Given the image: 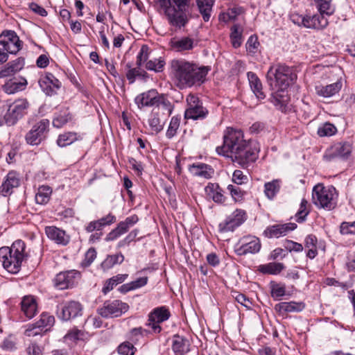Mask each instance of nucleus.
Returning a JSON list of instances; mask_svg holds the SVG:
<instances>
[{"label":"nucleus","mask_w":355,"mask_h":355,"mask_svg":"<svg viewBox=\"0 0 355 355\" xmlns=\"http://www.w3.org/2000/svg\"><path fill=\"white\" fill-rule=\"evenodd\" d=\"M209 70V67H199L184 59H173L168 66L169 76L180 89L200 85L205 81Z\"/></svg>","instance_id":"f257e3e1"},{"label":"nucleus","mask_w":355,"mask_h":355,"mask_svg":"<svg viewBox=\"0 0 355 355\" xmlns=\"http://www.w3.org/2000/svg\"><path fill=\"white\" fill-rule=\"evenodd\" d=\"M163 10L170 26L184 28L189 21L188 13L191 0H155Z\"/></svg>","instance_id":"f03ea898"},{"label":"nucleus","mask_w":355,"mask_h":355,"mask_svg":"<svg viewBox=\"0 0 355 355\" xmlns=\"http://www.w3.org/2000/svg\"><path fill=\"white\" fill-rule=\"evenodd\" d=\"M25 250L26 244L21 240L15 241L10 247L0 248V261L8 272L17 274L20 270L22 262L27 257Z\"/></svg>","instance_id":"7ed1b4c3"},{"label":"nucleus","mask_w":355,"mask_h":355,"mask_svg":"<svg viewBox=\"0 0 355 355\" xmlns=\"http://www.w3.org/2000/svg\"><path fill=\"white\" fill-rule=\"evenodd\" d=\"M135 103L138 108L144 107H155L154 109L162 110V115L168 116L172 114L173 105L164 94H159L156 89H150L143 92L135 98Z\"/></svg>","instance_id":"20e7f679"},{"label":"nucleus","mask_w":355,"mask_h":355,"mask_svg":"<svg viewBox=\"0 0 355 355\" xmlns=\"http://www.w3.org/2000/svg\"><path fill=\"white\" fill-rule=\"evenodd\" d=\"M267 83L272 89L278 87L284 91L296 79V74L289 67L278 64L271 66L266 74Z\"/></svg>","instance_id":"39448f33"},{"label":"nucleus","mask_w":355,"mask_h":355,"mask_svg":"<svg viewBox=\"0 0 355 355\" xmlns=\"http://www.w3.org/2000/svg\"><path fill=\"white\" fill-rule=\"evenodd\" d=\"M247 141L242 130L227 128L223 136V144L216 148V152L218 155L232 157Z\"/></svg>","instance_id":"423d86ee"},{"label":"nucleus","mask_w":355,"mask_h":355,"mask_svg":"<svg viewBox=\"0 0 355 355\" xmlns=\"http://www.w3.org/2000/svg\"><path fill=\"white\" fill-rule=\"evenodd\" d=\"M336 196V189L333 186L325 187L318 184L313 187L312 200L316 207L331 210L336 207L334 199Z\"/></svg>","instance_id":"0eeeda50"},{"label":"nucleus","mask_w":355,"mask_h":355,"mask_svg":"<svg viewBox=\"0 0 355 355\" xmlns=\"http://www.w3.org/2000/svg\"><path fill=\"white\" fill-rule=\"evenodd\" d=\"M260 151V145L258 141L248 139L246 144L239 149L231 158L243 168L248 166L250 163L254 162Z\"/></svg>","instance_id":"6e6552de"},{"label":"nucleus","mask_w":355,"mask_h":355,"mask_svg":"<svg viewBox=\"0 0 355 355\" xmlns=\"http://www.w3.org/2000/svg\"><path fill=\"white\" fill-rule=\"evenodd\" d=\"M187 108L184 112L186 119L202 120L209 114L208 110L202 105L199 98L193 94H189L187 97Z\"/></svg>","instance_id":"1a4fd4ad"},{"label":"nucleus","mask_w":355,"mask_h":355,"mask_svg":"<svg viewBox=\"0 0 355 355\" xmlns=\"http://www.w3.org/2000/svg\"><path fill=\"white\" fill-rule=\"evenodd\" d=\"M49 127V121L48 119H42L36 123L25 136L26 143L31 146L39 145L46 139Z\"/></svg>","instance_id":"9d476101"},{"label":"nucleus","mask_w":355,"mask_h":355,"mask_svg":"<svg viewBox=\"0 0 355 355\" xmlns=\"http://www.w3.org/2000/svg\"><path fill=\"white\" fill-rule=\"evenodd\" d=\"M29 103L26 99H18L10 104L4 115L5 123L8 125H15L17 121L27 113Z\"/></svg>","instance_id":"9b49d317"},{"label":"nucleus","mask_w":355,"mask_h":355,"mask_svg":"<svg viewBox=\"0 0 355 355\" xmlns=\"http://www.w3.org/2000/svg\"><path fill=\"white\" fill-rule=\"evenodd\" d=\"M170 316L171 313L166 306L156 307L148 313L146 325L151 329L153 333L159 334L162 330L160 324L168 320Z\"/></svg>","instance_id":"f8f14e48"},{"label":"nucleus","mask_w":355,"mask_h":355,"mask_svg":"<svg viewBox=\"0 0 355 355\" xmlns=\"http://www.w3.org/2000/svg\"><path fill=\"white\" fill-rule=\"evenodd\" d=\"M83 306L76 301L62 302L57 306L56 314L63 321L74 319L82 315Z\"/></svg>","instance_id":"ddd939ff"},{"label":"nucleus","mask_w":355,"mask_h":355,"mask_svg":"<svg viewBox=\"0 0 355 355\" xmlns=\"http://www.w3.org/2000/svg\"><path fill=\"white\" fill-rule=\"evenodd\" d=\"M129 306L121 300L106 301L102 307L98 309V313L103 318L119 317L128 311Z\"/></svg>","instance_id":"4468645a"},{"label":"nucleus","mask_w":355,"mask_h":355,"mask_svg":"<svg viewBox=\"0 0 355 355\" xmlns=\"http://www.w3.org/2000/svg\"><path fill=\"white\" fill-rule=\"evenodd\" d=\"M260 249L259 239L252 236L243 237L234 247V251L239 256H243L249 253L255 254L259 252Z\"/></svg>","instance_id":"2eb2a0df"},{"label":"nucleus","mask_w":355,"mask_h":355,"mask_svg":"<svg viewBox=\"0 0 355 355\" xmlns=\"http://www.w3.org/2000/svg\"><path fill=\"white\" fill-rule=\"evenodd\" d=\"M0 45L10 54H16L22 46V42L14 31H5L0 34Z\"/></svg>","instance_id":"dca6fc26"},{"label":"nucleus","mask_w":355,"mask_h":355,"mask_svg":"<svg viewBox=\"0 0 355 355\" xmlns=\"http://www.w3.org/2000/svg\"><path fill=\"white\" fill-rule=\"evenodd\" d=\"M245 211L236 209L233 214L218 225L220 232H232L245 220Z\"/></svg>","instance_id":"f3484780"},{"label":"nucleus","mask_w":355,"mask_h":355,"mask_svg":"<svg viewBox=\"0 0 355 355\" xmlns=\"http://www.w3.org/2000/svg\"><path fill=\"white\" fill-rule=\"evenodd\" d=\"M139 221V218L134 214L127 217L124 220L118 223L117 226L109 232L105 238L106 241H112L128 232Z\"/></svg>","instance_id":"a211bd4d"},{"label":"nucleus","mask_w":355,"mask_h":355,"mask_svg":"<svg viewBox=\"0 0 355 355\" xmlns=\"http://www.w3.org/2000/svg\"><path fill=\"white\" fill-rule=\"evenodd\" d=\"M80 274L76 270H68L58 273L55 279V286L60 290L73 286L80 278Z\"/></svg>","instance_id":"6ab92c4d"},{"label":"nucleus","mask_w":355,"mask_h":355,"mask_svg":"<svg viewBox=\"0 0 355 355\" xmlns=\"http://www.w3.org/2000/svg\"><path fill=\"white\" fill-rule=\"evenodd\" d=\"M39 85L42 90L47 95L52 96L56 93V90L60 87V82L51 73L46 72L41 76L39 79Z\"/></svg>","instance_id":"aec40b11"},{"label":"nucleus","mask_w":355,"mask_h":355,"mask_svg":"<svg viewBox=\"0 0 355 355\" xmlns=\"http://www.w3.org/2000/svg\"><path fill=\"white\" fill-rule=\"evenodd\" d=\"M55 322V318L53 315H50L48 313H43L40 315V319L33 324V328L28 329L26 331V334L28 336H34L43 331V329H46L45 331L50 329Z\"/></svg>","instance_id":"412c9836"},{"label":"nucleus","mask_w":355,"mask_h":355,"mask_svg":"<svg viewBox=\"0 0 355 355\" xmlns=\"http://www.w3.org/2000/svg\"><path fill=\"white\" fill-rule=\"evenodd\" d=\"M297 227V225L293 223L286 224H276L268 227L263 232V234L268 238L284 236L288 232L294 230Z\"/></svg>","instance_id":"4be33fe9"},{"label":"nucleus","mask_w":355,"mask_h":355,"mask_svg":"<svg viewBox=\"0 0 355 355\" xmlns=\"http://www.w3.org/2000/svg\"><path fill=\"white\" fill-rule=\"evenodd\" d=\"M45 233L49 239L58 245H67L70 241V237L65 231L55 226L46 227Z\"/></svg>","instance_id":"5701e85b"},{"label":"nucleus","mask_w":355,"mask_h":355,"mask_svg":"<svg viewBox=\"0 0 355 355\" xmlns=\"http://www.w3.org/2000/svg\"><path fill=\"white\" fill-rule=\"evenodd\" d=\"M169 45L173 51L182 53L192 50L195 46V40L190 37H173L169 42Z\"/></svg>","instance_id":"b1692460"},{"label":"nucleus","mask_w":355,"mask_h":355,"mask_svg":"<svg viewBox=\"0 0 355 355\" xmlns=\"http://www.w3.org/2000/svg\"><path fill=\"white\" fill-rule=\"evenodd\" d=\"M189 340L179 334H175L173 336L171 349L175 355H184L190 352Z\"/></svg>","instance_id":"393cba45"},{"label":"nucleus","mask_w":355,"mask_h":355,"mask_svg":"<svg viewBox=\"0 0 355 355\" xmlns=\"http://www.w3.org/2000/svg\"><path fill=\"white\" fill-rule=\"evenodd\" d=\"M328 24L327 19L321 14H315L312 16L305 15V28L318 30L323 29L327 26Z\"/></svg>","instance_id":"a878e982"},{"label":"nucleus","mask_w":355,"mask_h":355,"mask_svg":"<svg viewBox=\"0 0 355 355\" xmlns=\"http://www.w3.org/2000/svg\"><path fill=\"white\" fill-rule=\"evenodd\" d=\"M343 86L341 81H337L334 83L327 85H317L315 87V93L321 97L329 98L337 93L341 89Z\"/></svg>","instance_id":"bb28decb"},{"label":"nucleus","mask_w":355,"mask_h":355,"mask_svg":"<svg viewBox=\"0 0 355 355\" xmlns=\"http://www.w3.org/2000/svg\"><path fill=\"white\" fill-rule=\"evenodd\" d=\"M189 170L193 175L205 179H210L214 173V170L210 165L204 163L193 164L189 166Z\"/></svg>","instance_id":"cd10ccee"},{"label":"nucleus","mask_w":355,"mask_h":355,"mask_svg":"<svg viewBox=\"0 0 355 355\" xmlns=\"http://www.w3.org/2000/svg\"><path fill=\"white\" fill-rule=\"evenodd\" d=\"M305 308L303 302H297L294 301L283 302L277 304L275 306V310L279 314H284L286 313L300 312Z\"/></svg>","instance_id":"c85d7f7f"},{"label":"nucleus","mask_w":355,"mask_h":355,"mask_svg":"<svg viewBox=\"0 0 355 355\" xmlns=\"http://www.w3.org/2000/svg\"><path fill=\"white\" fill-rule=\"evenodd\" d=\"M27 81L25 78H13L8 81L2 86L3 90L8 94H12L19 91H22L26 88Z\"/></svg>","instance_id":"c756f323"},{"label":"nucleus","mask_w":355,"mask_h":355,"mask_svg":"<svg viewBox=\"0 0 355 355\" xmlns=\"http://www.w3.org/2000/svg\"><path fill=\"white\" fill-rule=\"evenodd\" d=\"M249 84L251 90L259 100H263L266 98V94L263 91V85L261 80L254 72L249 71L247 73Z\"/></svg>","instance_id":"7c9ffc66"},{"label":"nucleus","mask_w":355,"mask_h":355,"mask_svg":"<svg viewBox=\"0 0 355 355\" xmlns=\"http://www.w3.org/2000/svg\"><path fill=\"white\" fill-rule=\"evenodd\" d=\"M21 309L26 317L31 319L37 311V304L33 296H25L21 302Z\"/></svg>","instance_id":"2f4dec72"},{"label":"nucleus","mask_w":355,"mask_h":355,"mask_svg":"<svg viewBox=\"0 0 355 355\" xmlns=\"http://www.w3.org/2000/svg\"><path fill=\"white\" fill-rule=\"evenodd\" d=\"M83 136V135L75 132H66L58 136L56 143L60 147H66L76 141L82 140Z\"/></svg>","instance_id":"473e14b6"},{"label":"nucleus","mask_w":355,"mask_h":355,"mask_svg":"<svg viewBox=\"0 0 355 355\" xmlns=\"http://www.w3.org/2000/svg\"><path fill=\"white\" fill-rule=\"evenodd\" d=\"M73 115L68 108L63 107L55 114L53 119V125L54 127L60 128L72 121Z\"/></svg>","instance_id":"72a5a7b5"},{"label":"nucleus","mask_w":355,"mask_h":355,"mask_svg":"<svg viewBox=\"0 0 355 355\" xmlns=\"http://www.w3.org/2000/svg\"><path fill=\"white\" fill-rule=\"evenodd\" d=\"M206 194L217 203H223L225 202V197L223 194L222 189L218 184L209 183L205 189Z\"/></svg>","instance_id":"f704fd0d"},{"label":"nucleus","mask_w":355,"mask_h":355,"mask_svg":"<svg viewBox=\"0 0 355 355\" xmlns=\"http://www.w3.org/2000/svg\"><path fill=\"white\" fill-rule=\"evenodd\" d=\"M85 335L83 331L73 327L63 337V342L69 346H73L76 345L78 340H83Z\"/></svg>","instance_id":"c9c22d12"},{"label":"nucleus","mask_w":355,"mask_h":355,"mask_svg":"<svg viewBox=\"0 0 355 355\" xmlns=\"http://www.w3.org/2000/svg\"><path fill=\"white\" fill-rule=\"evenodd\" d=\"M124 261V256L121 252L116 254L107 255L105 260L101 263V268L104 270H108L115 265H119Z\"/></svg>","instance_id":"e433bc0d"},{"label":"nucleus","mask_w":355,"mask_h":355,"mask_svg":"<svg viewBox=\"0 0 355 355\" xmlns=\"http://www.w3.org/2000/svg\"><path fill=\"white\" fill-rule=\"evenodd\" d=\"M196 2L204 21H208L211 17L214 0H196Z\"/></svg>","instance_id":"4c0bfd02"},{"label":"nucleus","mask_w":355,"mask_h":355,"mask_svg":"<svg viewBox=\"0 0 355 355\" xmlns=\"http://www.w3.org/2000/svg\"><path fill=\"white\" fill-rule=\"evenodd\" d=\"M128 277L127 274H119L106 280L102 289L104 294L112 291L114 286L123 282Z\"/></svg>","instance_id":"58836bf2"},{"label":"nucleus","mask_w":355,"mask_h":355,"mask_svg":"<svg viewBox=\"0 0 355 355\" xmlns=\"http://www.w3.org/2000/svg\"><path fill=\"white\" fill-rule=\"evenodd\" d=\"M52 189L49 186L42 185L37 189L35 195V201L40 205H46L50 200Z\"/></svg>","instance_id":"ea45409f"},{"label":"nucleus","mask_w":355,"mask_h":355,"mask_svg":"<svg viewBox=\"0 0 355 355\" xmlns=\"http://www.w3.org/2000/svg\"><path fill=\"white\" fill-rule=\"evenodd\" d=\"M284 268V265L282 263L270 262L259 266V270L263 274L277 275L279 274Z\"/></svg>","instance_id":"a19ab883"},{"label":"nucleus","mask_w":355,"mask_h":355,"mask_svg":"<svg viewBox=\"0 0 355 355\" xmlns=\"http://www.w3.org/2000/svg\"><path fill=\"white\" fill-rule=\"evenodd\" d=\"M148 124L151 130L156 134L163 130L164 124L161 121L159 110L156 111L155 109H153L148 119Z\"/></svg>","instance_id":"79ce46f5"},{"label":"nucleus","mask_w":355,"mask_h":355,"mask_svg":"<svg viewBox=\"0 0 355 355\" xmlns=\"http://www.w3.org/2000/svg\"><path fill=\"white\" fill-rule=\"evenodd\" d=\"M280 180H273L271 182H266L264 184V193L266 196L272 200L280 190Z\"/></svg>","instance_id":"37998d69"},{"label":"nucleus","mask_w":355,"mask_h":355,"mask_svg":"<svg viewBox=\"0 0 355 355\" xmlns=\"http://www.w3.org/2000/svg\"><path fill=\"white\" fill-rule=\"evenodd\" d=\"M242 31L241 27L238 24H234L231 28L230 38L234 48H239L242 44Z\"/></svg>","instance_id":"c03bdc74"},{"label":"nucleus","mask_w":355,"mask_h":355,"mask_svg":"<svg viewBox=\"0 0 355 355\" xmlns=\"http://www.w3.org/2000/svg\"><path fill=\"white\" fill-rule=\"evenodd\" d=\"M166 64L165 60L162 57L159 58H155L150 60L146 63V69L149 71H153L155 72H162L164 70Z\"/></svg>","instance_id":"a18cd8bd"},{"label":"nucleus","mask_w":355,"mask_h":355,"mask_svg":"<svg viewBox=\"0 0 355 355\" xmlns=\"http://www.w3.org/2000/svg\"><path fill=\"white\" fill-rule=\"evenodd\" d=\"M181 117L180 116H174L171 118L166 136L168 139L173 138L177 133L180 124Z\"/></svg>","instance_id":"49530a36"},{"label":"nucleus","mask_w":355,"mask_h":355,"mask_svg":"<svg viewBox=\"0 0 355 355\" xmlns=\"http://www.w3.org/2000/svg\"><path fill=\"white\" fill-rule=\"evenodd\" d=\"M308 202L303 198L300 205V208L295 214V220L297 223H303L305 221L306 216L309 214V210L307 208Z\"/></svg>","instance_id":"de8ad7c7"},{"label":"nucleus","mask_w":355,"mask_h":355,"mask_svg":"<svg viewBox=\"0 0 355 355\" xmlns=\"http://www.w3.org/2000/svg\"><path fill=\"white\" fill-rule=\"evenodd\" d=\"M270 101L277 110H279L282 112H286V99H285V97L283 95L279 93H275L272 94Z\"/></svg>","instance_id":"09e8293b"},{"label":"nucleus","mask_w":355,"mask_h":355,"mask_svg":"<svg viewBox=\"0 0 355 355\" xmlns=\"http://www.w3.org/2000/svg\"><path fill=\"white\" fill-rule=\"evenodd\" d=\"M270 288L271 295L274 299L278 300L286 294V286L284 284L272 282L270 283Z\"/></svg>","instance_id":"8fccbe9b"},{"label":"nucleus","mask_w":355,"mask_h":355,"mask_svg":"<svg viewBox=\"0 0 355 355\" xmlns=\"http://www.w3.org/2000/svg\"><path fill=\"white\" fill-rule=\"evenodd\" d=\"M259 45L257 36L254 35H251L245 44L246 51L248 53L253 55L258 51Z\"/></svg>","instance_id":"3c124183"},{"label":"nucleus","mask_w":355,"mask_h":355,"mask_svg":"<svg viewBox=\"0 0 355 355\" xmlns=\"http://www.w3.org/2000/svg\"><path fill=\"white\" fill-rule=\"evenodd\" d=\"M352 149L350 144L347 142L340 143L336 146V154L338 157L346 158L351 154Z\"/></svg>","instance_id":"603ef678"},{"label":"nucleus","mask_w":355,"mask_h":355,"mask_svg":"<svg viewBox=\"0 0 355 355\" xmlns=\"http://www.w3.org/2000/svg\"><path fill=\"white\" fill-rule=\"evenodd\" d=\"M336 128L330 123H325L318 129V135L320 137H328L336 132Z\"/></svg>","instance_id":"864d4df0"},{"label":"nucleus","mask_w":355,"mask_h":355,"mask_svg":"<svg viewBox=\"0 0 355 355\" xmlns=\"http://www.w3.org/2000/svg\"><path fill=\"white\" fill-rule=\"evenodd\" d=\"M227 189L235 202H240L243 200L245 192L239 186L229 184Z\"/></svg>","instance_id":"5fc2aeb1"},{"label":"nucleus","mask_w":355,"mask_h":355,"mask_svg":"<svg viewBox=\"0 0 355 355\" xmlns=\"http://www.w3.org/2000/svg\"><path fill=\"white\" fill-rule=\"evenodd\" d=\"M331 0H323L322 1H316V6L320 12L319 14L322 15H331L333 13V10L330 6Z\"/></svg>","instance_id":"6e6d98bb"},{"label":"nucleus","mask_w":355,"mask_h":355,"mask_svg":"<svg viewBox=\"0 0 355 355\" xmlns=\"http://www.w3.org/2000/svg\"><path fill=\"white\" fill-rule=\"evenodd\" d=\"M126 67L128 68V71L126 73V78L129 81L130 84H132L135 82L136 77H140L141 76V70L137 68H132V65L130 62L126 64Z\"/></svg>","instance_id":"4d7b16f0"},{"label":"nucleus","mask_w":355,"mask_h":355,"mask_svg":"<svg viewBox=\"0 0 355 355\" xmlns=\"http://www.w3.org/2000/svg\"><path fill=\"white\" fill-rule=\"evenodd\" d=\"M135 349L132 344L125 342L119 346L118 352L120 355H134Z\"/></svg>","instance_id":"13d9d810"},{"label":"nucleus","mask_w":355,"mask_h":355,"mask_svg":"<svg viewBox=\"0 0 355 355\" xmlns=\"http://www.w3.org/2000/svg\"><path fill=\"white\" fill-rule=\"evenodd\" d=\"M340 232L342 234H355V221L343 222L340 226Z\"/></svg>","instance_id":"bf43d9fd"},{"label":"nucleus","mask_w":355,"mask_h":355,"mask_svg":"<svg viewBox=\"0 0 355 355\" xmlns=\"http://www.w3.org/2000/svg\"><path fill=\"white\" fill-rule=\"evenodd\" d=\"M248 178L244 175L243 171L240 170H235L232 175V182L237 185H241L247 183Z\"/></svg>","instance_id":"052dcab7"},{"label":"nucleus","mask_w":355,"mask_h":355,"mask_svg":"<svg viewBox=\"0 0 355 355\" xmlns=\"http://www.w3.org/2000/svg\"><path fill=\"white\" fill-rule=\"evenodd\" d=\"M284 247L290 252H300L303 250V246L301 243L291 240H286L284 243Z\"/></svg>","instance_id":"680f3d73"},{"label":"nucleus","mask_w":355,"mask_h":355,"mask_svg":"<svg viewBox=\"0 0 355 355\" xmlns=\"http://www.w3.org/2000/svg\"><path fill=\"white\" fill-rule=\"evenodd\" d=\"M116 220V216L111 213L98 220L102 229L105 226L110 225L111 224L115 223Z\"/></svg>","instance_id":"e2e57ef3"},{"label":"nucleus","mask_w":355,"mask_h":355,"mask_svg":"<svg viewBox=\"0 0 355 355\" xmlns=\"http://www.w3.org/2000/svg\"><path fill=\"white\" fill-rule=\"evenodd\" d=\"M8 64L14 71V73L20 71L24 66V59L23 58H18L16 60L9 62Z\"/></svg>","instance_id":"0e129e2a"},{"label":"nucleus","mask_w":355,"mask_h":355,"mask_svg":"<svg viewBox=\"0 0 355 355\" xmlns=\"http://www.w3.org/2000/svg\"><path fill=\"white\" fill-rule=\"evenodd\" d=\"M6 182L8 183V185L12 189L15 187H17L19 184V178L17 177V175L14 172H10L7 175Z\"/></svg>","instance_id":"69168bd1"},{"label":"nucleus","mask_w":355,"mask_h":355,"mask_svg":"<svg viewBox=\"0 0 355 355\" xmlns=\"http://www.w3.org/2000/svg\"><path fill=\"white\" fill-rule=\"evenodd\" d=\"M236 301L241 304L242 306L250 309L252 305V302L243 294L237 293L234 296Z\"/></svg>","instance_id":"338daca9"},{"label":"nucleus","mask_w":355,"mask_h":355,"mask_svg":"<svg viewBox=\"0 0 355 355\" xmlns=\"http://www.w3.org/2000/svg\"><path fill=\"white\" fill-rule=\"evenodd\" d=\"M96 257V251L94 248H89L85 253L84 264L86 266H89Z\"/></svg>","instance_id":"774afa93"}]
</instances>
